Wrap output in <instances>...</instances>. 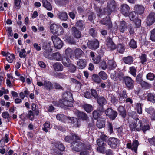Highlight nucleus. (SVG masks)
<instances>
[{
    "mask_svg": "<svg viewBox=\"0 0 155 155\" xmlns=\"http://www.w3.org/2000/svg\"><path fill=\"white\" fill-rule=\"evenodd\" d=\"M130 127L132 130H136L137 131H139L141 130L144 133L150 128L148 124L145 123L143 121L139 120L138 119L135 122L134 121L130 124Z\"/></svg>",
    "mask_w": 155,
    "mask_h": 155,
    "instance_id": "f257e3e1",
    "label": "nucleus"
},
{
    "mask_svg": "<svg viewBox=\"0 0 155 155\" xmlns=\"http://www.w3.org/2000/svg\"><path fill=\"white\" fill-rule=\"evenodd\" d=\"M51 39L54 46L57 49H60L63 46V43L59 37L55 35L51 36Z\"/></svg>",
    "mask_w": 155,
    "mask_h": 155,
    "instance_id": "f03ea898",
    "label": "nucleus"
},
{
    "mask_svg": "<svg viewBox=\"0 0 155 155\" xmlns=\"http://www.w3.org/2000/svg\"><path fill=\"white\" fill-rule=\"evenodd\" d=\"M73 102L65 99H61L59 101V106L62 108H66L67 107H72Z\"/></svg>",
    "mask_w": 155,
    "mask_h": 155,
    "instance_id": "7ed1b4c3",
    "label": "nucleus"
},
{
    "mask_svg": "<svg viewBox=\"0 0 155 155\" xmlns=\"http://www.w3.org/2000/svg\"><path fill=\"white\" fill-rule=\"evenodd\" d=\"M116 7V4L114 0H110V2L108 3L106 8L104 9L105 13L107 12L108 14H110L112 11H114Z\"/></svg>",
    "mask_w": 155,
    "mask_h": 155,
    "instance_id": "20e7f679",
    "label": "nucleus"
},
{
    "mask_svg": "<svg viewBox=\"0 0 155 155\" xmlns=\"http://www.w3.org/2000/svg\"><path fill=\"white\" fill-rule=\"evenodd\" d=\"M119 140L114 137H110L108 140V144L112 148H115L118 145Z\"/></svg>",
    "mask_w": 155,
    "mask_h": 155,
    "instance_id": "39448f33",
    "label": "nucleus"
},
{
    "mask_svg": "<svg viewBox=\"0 0 155 155\" xmlns=\"http://www.w3.org/2000/svg\"><path fill=\"white\" fill-rule=\"evenodd\" d=\"M138 145V141L137 140H135L133 142L132 144L131 143H127V146L128 148L131 149L133 151H134L135 153H137Z\"/></svg>",
    "mask_w": 155,
    "mask_h": 155,
    "instance_id": "423d86ee",
    "label": "nucleus"
},
{
    "mask_svg": "<svg viewBox=\"0 0 155 155\" xmlns=\"http://www.w3.org/2000/svg\"><path fill=\"white\" fill-rule=\"evenodd\" d=\"M105 113L110 119L114 120L117 116V112L114 111L111 108H107L105 111Z\"/></svg>",
    "mask_w": 155,
    "mask_h": 155,
    "instance_id": "0eeeda50",
    "label": "nucleus"
},
{
    "mask_svg": "<svg viewBox=\"0 0 155 155\" xmlns=\"http://www.w3.org/2000/svg\"><path fill=\"white\" fill-rule=\"evenodd\" d=\"M147 98V100L151 101L153 103H155V94L152 93H148L146 96ZM146 95L143 94L141 96L140 98L143 100L146 99Z\"/></svg>",
    "mask_w": 155,
    "mask_h": 155,
    "instance_id": "6e6552de",
    "label": "nucleus"
},
{
    "mask_svg": "<svg viewBox=\"0 0 155 155\" xmlns=\"http://www.w3.org/2000/svg\"><path fill=\"white\" fill-rule=\"evenodd\" d=\"M87 45L89 48L95 50L99 47V42L97 39L94 41H89L87 43Z\"/></svg>",
    "mask_w": 155,
    "mask_h": 155,
    "instance_id": "1a4fd4ad",
    "label": "nucleus"
},
{
    "mask_svg": "<svg viewBox=\"0 0 155 155\" xmlns=\"http://www.w3.org/2000/svg\"><path fill=\"white\" fill-rule=\"evenodd\" d=\"M134 12L137 15H140L143 14L144 11V7L140 5H135L134 7Z\"/></svg>",
    "mask_w": 155,
    "mask_h": 155,
    "instance_id": "9d476101",
    "label": "nucleus"
},
{
    "mask_svg": "<svg viewBox=\"0 0 155 155\" xmlns=\"http://www.w3.org/2000/svg\"><path fill=\"white\" fill-rule=\"evenodd\" d=\"M155 21V13L152 12L147 16V23L148 25H150L153 24Z\"/></svg>",
    "mask_w": 155,
    "mask_h": 155,
    "instance_id": "9b49d317",
    "label": "nucleus"
},
{
    "mask_svg": "<svg viewBox=\"0 0 155 155\" xmlns=\"http://www.w3.org/2000/svg\"><path fill=\"white\" fill-rule=\"evenodd\" d=\"M125 84L129 89H131L134 87V81L130 77L127 76L124 78Z\"/></svg>",
    "mask_w": 155,
    "mask_h": 155,
    "instance_id": "f8f14e48",
    "label": "nucleus"
},
{
    "mask_svg": "<svg viewBox=\"0 0 155 155\" xmlns=\"http://www.w3.org/2000/svg\"><path fill=\"white\" fill-rule=\"evenodd\" d=\"M130 8L129 6L126 4H123L121 5L120 11L125 16L128 15Z\"/></svg>",
    "mask_w": 155,
    "mask_h": 155,
    "instance_id": "ddd939ff",
    "label": "nucleus"
},
{
    "mask_svg": "<svg viewBox=\"0 0 155 155\" xmlns=\"http://www.w3.org/2000/svg\"><path fill=\"white\" fill-rule=\"evenodd\" d=\"M71 32L73 35L76 38H79L81 36V32L75 27L72 28Z\"/></svg>",
    "mask_w": 155,
    "mask_h": 155,
    "instance_id": "4468645a",
    "label": "nucleus"
},
{
    "mask_svg": "<svg viewBox=\"0 0 155 155\" xmlns=\"http://www.w3.org/2000/svg\"><path fill=\"white\" fill-rule=\"evenodd\" d=\"M86 61L85 60L81 59H79L78 62L77 67L80 69H83L86 66Z\"/></svg>",
    "mask_w": 155,
    "mask_h": 155,
    "instance_id": "2eb2a0df",
    "label": "nucleus"
},
{
    "mask_svg": "<svg viewBox=\"0 0 155 155\" xmlns=\"http://www.w3.org/2000/svg\"><path fill=\"white\" fill-rule=\"evenodd\" d=\"M106 45L110 49L114 50L116 48V45L113 43L112 39L110 38H107L106 40Z\"/></svg>",
    "mask_w": 155,
    "mask_h": 155,
    "instance_id": "dca6fc26",
    "label": "nucleus"
},
{
    "mask_svg": "<svg viewBox=\"0 0 155 155\" xmlns=\"http://www.w3.org/2000/svg\"><path fill=\"white\" fill-rule=\"evenodd\" d=\"M62 99L68 100L69 101L73 102V99L72 97V94L70 92L66 91L63 94Z\"/></svg>",
    "mask_w": 155,
    "mask_h": 155,
    "instance_id": "f3484780",
    "label": "nucleus"
},
{
    "mask_svg": "<svg viewBox=\"0 0 155 155\" xmlns=\"http://www.w3.org/2000/svg\"><path fill=\"white\" fill-rule=\"evenodd\" d=\"M58 18L62 21H66L68 19L67 13L65 12H59L58 14Z\"/></svg>",
    "mask_w": 155,
    "mask_h": 155,
    "instance_id": "a211bd4d",
    "label": "nucleus"
},
{
    "mask_svg": "<svg viewBox=\"0 0 155 155\" xmlns=\"http://www.w3.org/2000/svg\"><path fill=\"white\" fill-rule=\"evenodd\" d=\"M101 24L106 26H108V28L112 26V23L109 17L107 18L106 19H103L100 21Z\"/></svg>",
    "mask_w": 155,
    "mask_h": 155,
    "instance_id": "6ab92c4d",
    "label": "nucleus"
},
{
    "mask_svg": "<svg viewBox=\"0 0 155 155\" xmlns=\"http://www.w3.org/2000/svg\"><path fill=\"white\" fill-rule=\"evenodd\" d=\"M54 70L56 71H61L63 70V67L60 63L57 62L53 65Z\"/></svg>",
    "mask_w": 155,
    "mask_h": 155,
    "instance_id": "aec40b11",
    "label": "nucleus"
},
{
    "mask_svg": "<svg viewBox=\"0 0 155 155\" xmlns=\"http://www.w3.org/2000/svg\"><path fill=\"white\" fill-rule=\"evenodd\" d=\"M43 6L47 10L51 11L52 9V6L47 0H42Z\"/></svg>",
    "mask_w": 155,
    "mask_h": 155,
    "instance_id": "412c9836",
    "label": "nucleus"
},
{
    "mask_svg": "<svg viewBox=\"0 0 155 155\" xmlns=\"http://www.w3.org/2000/svg\"><path fill=\"white\" fill-rule=\"evenodd\" d=\"M123 61L126 64L130 65L133 63V59L132 56H129L126 57H124L123 58Z\"/></svg>",
    "mask_w": 155,
    "mask_h": 155,
    "instance_id": "4be33fe9",
    "label": "nucleus"
},
{
    "mask_svg": "<svg viewBox=\"0 0 155 155\" xmlns=\"http://www.w3.org/2000/svg\"><path fill=\"white\" fill-rule=\"evenodd\" d=\"M74 54L75 58L78 59L81 57L83 54V52L80 48H78L74 50Z\"/></svg>",
    "mask_w": 155,
    "mask_h": 155,
    "instance_id": "5701e85b",
    "label": "nucleus"
},
{
    "mask_svg": "<svg viewBox=\"0 0 155 155\" xmlns=\"http://www.w3.org/2000/svg\"><path fill=\"white\" fill-rule=\"evenodd\" d=\"M44 86L46 89L49 90H51L53 88L52 84L51 82L47 81L44 82Z\"/></svg>",
    "mask_w": 155,
    "mask_h": 155,
    "instance_id": "b1692460",
    "label": "nucleus"
},
{
    "mask_svg": "<svg viewBox=\"0 0 155 155\" xmlns=\"http://www.w3.org/2000/svg\"><path fill=\"white\" fill-rule=\"evenodd\" d=\"M123 73L120 70H117L116 71L114 75L115 79L118 78L120 80L123 78Z\"/></svg>",
    "mask_w": 155,
    "mask_h": 155,
    "instance_id": "393cba45",
    "label": "nucleus"
},
{
    "mask_svg": "<svg viewBox=\"0 0 155 155\" xmlns=\"http://www.w3.org/2000/svg\"><path fill=\"white\" fill-rule=\"evenodd\" d=\"M59 26L58 25L53 24H51L50 26V29L51 32L55 34H56V32H57L58 28Z\"/></svg>",
    "mask_w": 155,
    "mask_h": 155,
    "instance_id": "a878e982",
    "label": "nucleus"
},
{
    "mask_svg": "<svg viewBox=\"0 0 155 155\" xmlns=\"http://www.w3.org/2000/svg\"><path fill=\"white\" fill-rule=\"evenodd\" d=\"M98 103L100 105L103 106L107 103L105 99L103 97H99L97 100Z\"/></svg>",
    "mask_w": 155,
    "mask_h": 155,
    "instance_id": "bb28decb",
    "label": "nucleus"
},
{
    "mask_svg": "<svg viewBox=\"0 0 155 155\" xmlns=\"http://www.w3.org/2000/svg\"><path fill=\"white\" fill-rule=\"evenodd\" d=\"M77 115L78 117L82 119L83 120H86L87 118V116L85 113L78 111Z\"/></svg>",
    "mask_w": 155,
    "mask_h": 155,
    "instance_id": "cd10ccee",
    "label": "nucleus"
},
{
    "mask_svg": "<svg viewBox=\"0 0 155 155\" xmlns=\"http://www.w3.org/2000/svg\"><path fill=\"white\" fill-rule=\"evenodd\" d=\"M118 111L120 113V114L123 117H125L126 115V111L124 110V109L123 107L122 106H120L118 109Z\"/></svg>",
    "mask_w": 155,
    "mask_h": 155,
    "instance_id": "c85d7f7f",
    "label": "nucleus"
},
{
    "mask_svg": "<svg viewBox=\"0 0 155 155\" xmlns=\"http://www.w3.org/2000/svg\"><path fill=\"white\" fill-rule=\"evenodd\" d=\"M43 130L45 132H47L48 130L51 128L50 123L49 122H46L43 125Z\"/></svg>",
    "mask_w": 155,
    "mask_h": 155,
    "instance_id": "c756f323",
    "label": "nucleus"
},
{
    "mask_svg": "<svg viewBox=\"0 0 155 155\" xmlns=\"http://www.w3.org/2000/svg\"><path fill=\"white\" fill-rule=\"evenodd\" d=\"M97 127L99 128H101L104 127L105 125V121L104 120H98L97 122Z\"/></svg>",
    "mask_w": 155,
    "mask_h": 155,
    "instance_id": "7c9ffc66",
    "label": "nucleus"
},
{
    "mask_svg": "<svg viewBox=\"0 0 155 155\" xmlns=\"http://www.w3.org/2000/svg\"><path fill=\"white\" fill-rule=\"evenodd\" d=\"M56 118L58 120L64 122L67 119L68 117L65 116L61 114H58L56 116Z\"/></svg>",
    "mask_w": 155,
    "mask_h": 155,
    "instance_id": "2f4dec72",
    "label": "nucleus"
},
{
    "mask_svg": "<svg viewBox=\"0 0 155 155\" xmlns=\"http://www.w3.org/2000/svg\"><path fill=\"white\" fill-rule=\"evenodd\" d=\"M137 15V14L134 11L131 12L129 15L130 19L133 21H135V20L138 19Z\"/></svg>",
    "mask_w": 155,
    "mask_h": 155,
    "instance_id": "473e14b6",
    "label": "nucleus"
},
{
    "mask_svg": "<svg viewBox=\"0 0 155 155\" xmlns=\"http://www.w3.org/2000/svg\"><path fill=\"white\" fill-rule=\"evenodd\" d=\"M76 25L80 30L84 28V22L81 20L78 21L76 24Z\"/></svg>",
    "mask_w": 155,
    "mask_h": 155,
    "instance_id": "72a5a7b5",
    "label": "nucleus"
},
{
    "mask_svg": "<svg viewBox=\"0 0 155 155\" xmlns=\"http://www.w3.org/2000/svg\"><path fill=\"white\" fill-rule=\"evenodd\" d=\"M14 58L15 57L13 54H11L10 53H7L6 59L8 62L9 63L12 62Z\"/></svg>",
    "mask_w": 155,
    "mask_h": 155,
    "instance_id": "f704fd0d",
    "label": "nucleus"
},
{
    "mask_svg": "<svg viewBox=\"0 0 155 155\" xmlns=\"http://www.w3.org/2000/svg\"><path fill=\"white\" fill-rule=\"evenodd\" d=\"M126 26L125 25V22L124 21H121L120 26V31L122 33L126 30Z\"/></svg>",
    "mask_w": 155,
    "mask_h": 155,
    "instance_id": "c9c22d12",
    "label": "nucleus"
},
{
    "mask_svg": "<svg viewBox=\"0 0 155 155\" xmlns=\"http://www.w3.org/2000/svg\"><path fill=\"white\" fill-rule=\"evenodd\" d=\"M83 107L85 110L87 112H90L93 110L92 106L90 104H85Z\"/></svg>",
    "mask_w": 155,
    "mask_h": 155,
    "instance_id": "e433bc0d",
    "label": "nucleus"
},
{
    "mask_svg": "<svg viewBox=\"0 0 155 155\" xmlns=\"http://www.w3.org/2000/svg\"><path fill=\"white\" fill-rule=\"evenodd\" d=\"M108 64L109 68L111 69L115 68L116 66V63L113 60H109Z\"/></svg>",
    "mask_w": 155,
    "mask_h": 155,
    "instance_id": "4c0bfd02",
    "label": "nucleus"
},
{
    "mask_svg": "<svg viewBox=\"0 0 155 155\" xmlns=\"http://www.w3.org/2000/svg\"><path fill=\"white\" fill-rule=\"evenodd\" d=\"M101 114V112L99 110H94L93 113V116L94 118L97 119Z\"/></svg>",
    "mask_w": 155,
    "mask_h": 155,
    "instance_id": "58836bf2",
    "label": "nucleus"
},
{
    "mask_svg": "<svg viewBox=\"0 0 155 155\" xmlns=\"http://www.w3.org/2000/svg\"><path fill=\"white\" fill-rule=\"evenodd\" d=\"M136 69L134 66H131L129 68V72L134 77H135L136 75Z\"/></svg>",
    "mask_w": 155,
    "mask_h": 155,
    "instance_id": "ea45409f",
    "label": "nucleus"
},
{
    "mask_svg": "<svg viewBox=\"0 0 155 155\" xmlns=\"http://www.w3.org/2000/svg\"><path fill=\"white\" fill-rule=\"evenodd\" d=\"M62 63L64 66L66 67H69L70 61L69 59L67 58H64L62 59Z\"/></svg>",
    "mask_w": 155,
    "mask_h": 155,
    "instance_id": "a19ab883",
    "label": "nucleus"
},
{
    "mask_svg": "<svg viewBox=\"0 0 155 155\" xmlns=\"http://www.w3.org/2000/svg\"><path fill=\"white\" fill-rule=\"evenodd\" d=\"M55 146L61 151H63L64 150V147L61 143L60 142L56 143Z\"/></svg>",
    "mask_w": 155,
    "mask_h": 155,
    "instance_id": "79ce46f5",
    "label": "nucleus"
},
{
    "mask_svg": "<svg viewBox=\"0 0 155 155\" xmlns=\"http://www.w3.org/2000/svg\"><path fill=\"white\" fill-rule=\"evenodd\" d=\"M99 77L103 80L106 79L108 77L107 74L104 71H101L99 73Z\"/></svg>",
    "mask_w": 155,
    "mask_h": 155,
    "instance_id": "37998d69",
    "label": "nucleus"
},
{
    "mask_svg": "<svg viewBox=\"0 0 155 155\" xmlns=\"http://www.w3.org/2000/svg\"><path fill=\"white\" fill-rule=\"evenodd\" d=\"M136 108L137 112L140 114L142 113L141 105L140 103H137L136 104Z\"/></svg>",
    "mask_w": 155,
    "mask_h": 155,
    "instance_id": "c03bdc74",
    "label": "nucleus"
},
{
    "mask_svg": "<svg viewBox=\"0 0 155 155\" xmlns=\"http://www.w3.org/2000/svg\"><path fill=\"white\" fill-rule=\"evenodd\" d=\"M53 55L54 59L56 61H60L62 60V57L59 53H57L54 54Z\"/></svg>",
    "mask_w": 155,
    "mask_h": 155,
    "instance_id": "a18cd8bd",
    "label": "nucleus"
},
{
    "mask_svg": "<svg viewBox=\"0 0 155 155\" xmlns=\"http://www.w3.org/2000/svg\"><path fill=\"white\" fill-rule=\"evenodd\" d=\"M125 48L123 45L120 44L117 47V50L121 54L123 53L124 50Z\"/></svg>",
    "mask_w": 155,
    "mask_h": 155,
    "instance_id": "49530a36",
    "label": "nucleus"
},
{
    "mask_svg": "<svg viewBox=\"0 0 155 155\" xmlns=\"http://www.w3.org/2000/svg\"><path fill=\"white\" fill-rule=\"evenodd\" d=\"M127 96L126 94V92L125 91H123L122 96H121L119 98V100L121 102L124 101L125 99L127 98Z\"/></svg>",
    "mask_w": 155,
    "mask_h": 155,
    "instance_id": "de8ad7c7",
    "label": "nucleus"
},
{
    "mask_svg": "<svg viewBox=\"0 0 155 155\" xmlns=\"http://www.w3.org/2000/svg\"><path fill=\"white\" fill-rule=\"evenodd\" d=\"M64 30L62 27H60L58 28L57 32L56 33V34L58 35H62L64 33Z\"/></svg>",
    "mask_w": 155,
    "mask_h": 155,
    "instance_id": "09e8293b",
    "label": "nucleus"
},
{
    "mask_svg": "<svg viewBox=\"0 0 155 155\" xmlns=\"http://www.w3.org/2000/svg\"><path fill=\"white\" fill-rule=\"evenodd\" d=\"M66 54L68 56H70L71 58L72 57V55L73 54V50L70 48L67 49L65 51Z\"/></svg>",
    "mask_w": 155,
    "mask_h": 155,
    "instance_id": "8fccbe9b",
    "label": "nucleus"
},
{
    "mask_svg": "<svg viewBox=\"0 0 155 155\" xmlns=\"http://www.w3.org/2000/svg\"><path fill=\"white\" fill-rule=\"evenodd\" d=\"M130 46L132 48H135L137 47L136 42L134 39H131L129 43Z\"/></svg>",
    "mask_w": 155,
    "mask_h": 155,
    "instance_id": "3c124183",
    "label": "nucleus"
},
{
    "mask_svg": "<svg viewBox=\"0 0 155 155\" xmlns=\"http://www.w3.org/2000/svg\"><path fill=\"white\" fill-rule=\"evenodd\" d=\"M146 78L152 81L154 79L155 76L153 73H149L147 75Z\"/></svg>",
    "mask_w": 155,
    "mask_h": 155,
    "instance_id": "603ef678",
    "label": "nucleus"
},
{
    "mask_svg": "<svg viewBox=\"0 0 155 155\" xmlns=\"http://www.w3.org/2000/svg\"><path fill=\"white\" fill-rule=\"evenodd\" d=\"M19 56L21 58H24L26 57V51L24 49H22L19 52Z\"/></svg>",
    "mask_w": 155,
    "mask_h": 155,
    "instance_id": "864d4df0",
    "label": "nucleus"
},
{
    "mask_svg": "<svg viewBox=\"0 0 155 155\" xmlns=\"http://www.w3.org/2000/svg\"><path fill=\"white\" fill-rule=\"evenodd\" d=\"M97 145L98 146H103V147H105L106 145V144L104 143V141L99 139L97 140Z\"/></svg>",
    "mask_w": 155,
    "mask_h": 155,
    "instance_id": "5fc2aeb1",
    "label": "nucleus"
},
{
    "mask_svg": "<svg viewBox=\"0 0 155 155\" xmlns=\"http://www.w3.org/2000/svg\"><path fill=\"white\" fill-rule=\"evenodd\" d=\"M68 43L71 44H74L76 43V41L74 38L69 37L67 39Z\"/></svg>",
    "mask_w": 155,
    "mask_h": 155,
    "instance_id": "6e6d98bb",
    "label": "nucleus"
},
{
    "mask_svg": "<svg viewBox=\"0 0 155 155\" xmlns=\"http://www.w3.org/2000/svg\"><path fill=\"white\" fill-rule=\"evenodd\" d=\"M91 93L92 97H94L95 98H97L98 96V94L95 90L92 89L91 90Z\"/></svg>",
    "mask_w": 155,
    "mask_h": 155,
    "instance_id": "4d7b16f0",
    "label": "nucleus"
},
{
    "mask_svg": "<svg viewBox=\"0 0 155 155\" xmlns=\"http://www.w3.org/2000/svg\"><path fill=\"white\" fill-rule=\"evenodd\" d=\"M93 79L94 81L97 83L101 82V80L99 77L97 75H94L93 76Z\"/></svg>",
    "mask_w": 155,
    "mask_h": 155,
    "instance_id": "13d9d810",
    "label": "nucleus"
},
{
    "mask_svg": "<svg viewBox=\"0 0 155 155\" xmlns=\"http://www.w3.org/2000/svg\"><path fill=\"white\" fill-rule=\"evenodd\" d=\"M150 38L152 41H155V29L151 31Z\"/></svg>",
    "mask_w": 155,
    "mask_h": 155,
    "instance_id": "bf43d9fd",
    "label": "nucleus"
},
{
    "mask_svg": "<svg viewBox=\"0 0 155 155\" xmlns=\"http://www.w3.org/2000/svg\"><path fill=\"white\" fill-rule=\"evenodd\" d=\"M9 137L8 134H6L5 135V138H2L0 140L1 142H2L3 143H7L9 141Z\"/></svg>",
    "mask_w": 155,
    "mask_h": 155,
    "instance_id": "052dcab7",
    "label": "nucleus"
},
{
    "mask_svg": "<svg viewBox=\"0 0 155 155\" xmlns=\"http://www.w3.org/2000/svg\"><path fill=\"white\" fill-rule=\"evenodd\" d=\"M21 2V0H15V5L18 9H19L20 8Z\"/></svg>",
    "mask_w": 155,
    "mask_h": 155,
    "instance_id": "680f3d73",
    "label": "nucleus"
},
{
    "mask_svg": "<svg viewBox=\"0 0 155 155\" xmlns=\"http://www.w3.org/2000/svg\"><path fill=\"white\" fill-rule=\"evenodd\" d=\"M134 21L135 22L136 28H138L140 26L141 21L140 20L137 19Z\"/></svg>",
    "mask_w": 155,
    "mask_h": 155,
    "instance_id": "e2e57ef3",
    "label": "nucleus"
},
{
    "mask_svg": "<svg viewBox=\"0 0 155 155\" xmlns=\"http://www.w3.org/2000/svg\"><path fill=\"white\" fill-rule=\"evenodd\" d=\"M146 57L145 54H142L140 57V59L141 63L143 64L146 61Z\"/></svg>",
    "mask_w": 155,
    "mask_h": 155,
    "instance_id": "0e129e2a",
    "label": "nucleus"
},
{
    "mask_svg": "<svg viewBox=\"0 0 155 155\" xmlns=\"http://www.w3.org/2000/svg\"><path fill=\"white\" fill-rule=\"evenodd\" d=\"M8 92V90H5L4 87H2L1 90H0V96H2L4 94L7 93Z\"/></svg>",
    "mask_w": 155,
    "mask_h": 155,
    "instance_id": "69168bd1",
    "label": "nucleus"
},
{
    "mask_svg": "<svg viewBox=\"0 0 155 155\" xmlns=\"http://www.w3.org/2000/svg\"><path fill=\"white\" fill-rule=\"evenodd\" d=\"M84 96L87 98L91 99L92 98L91 93V94L88 91H87L84 93Z\"/></svg>",
    "mask_w": 155,
    "mask_h": 155,
    "instance_id": "338daca9",
    "label": "nucleus"
},
{
    "mask_svg": "<svg viewBox=\"0 0 155 155\" xmlns=\"http://www.w3.org/2000/svg\"><path fill=\"white\" fill-rule=\"evenodd\" d=\"M94 62L95 64L98 63L100 61V58L99 57H94L92 59Z\"/></svg>",
    "mask_w": 155,
    "mask_h": 155,
    "instance_id": "774afa93",
    "label": "nucleus"
}]
</instances>
